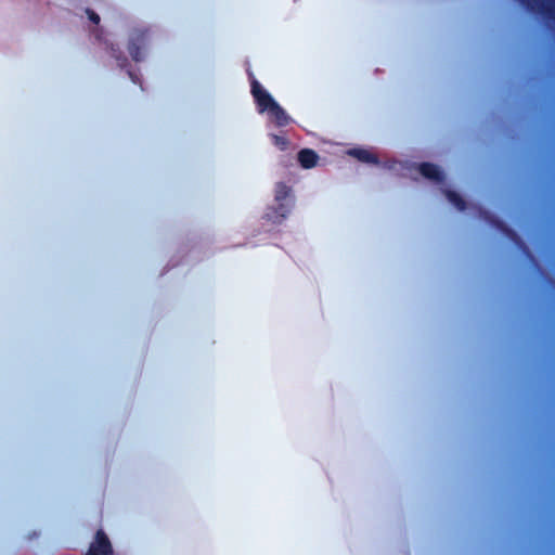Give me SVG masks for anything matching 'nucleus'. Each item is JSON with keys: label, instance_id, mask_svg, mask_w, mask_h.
Instances as JSON below:
<instances>
[{"label": "nucleus", "instance_id": "nucleus-2", "mask_svg": "<svg viewBox=\"0 0 555 555\" xmlns=\"http://www.w3.org/2000/svg\"><path fill=\"white\" fill-rule=\"evenodd\" d=\"M275 212L278 218H285L293 207L292 190L284 183H279L274 190Z\"/></svg>", "mask_w": 555, "mask_h": 555}, {"label": "nucleus", "instance_id": "nucleus-8", "mask_svg": "<svg viewBox=\"0 0 555 555\" xmlns=\"http://www.w3.org/2000/svg\"><path fill=\"white\" fill-rule=\"evenodd\" d=\"M448 197L455 206L461 208L462 199L459 195H456L455 193H449Z\"/></svg>", "mask_w": 555, "mask_h": 555}, {"label": "nucleus", "instance_id": "nucleus-5", "mask_svg": "<svg viewBox=\"0 0 555 555\" xmlns=\"http://www.w3.org/2000/svg\"><path fill=\"white\" fill-rule=\"evenodd\" d=\"M421 172L426 178L437 180V181L440 180L441 176H442V172L440 171V169L437 166L431 165V164L422 165Z\"/></svg>", "mask_w": 555, "mask_h": 555}, {"label": "nucleus", "instance_id": "nucleus-3", "mask_svg": "<svg viewBox=\"0 0 555 555\" xmlns=\"http://www.w3.org/2000/svg\"><path fill=\"white\" fill-rule=\"evenodd\" d=\"M111 553L112 547L107 537L102 531H99L87 555H111Z\"/></svg>", "mask_w": 555, "mask_h": 555}, {"label": "nucleus", "instance_id": "nucleus-7", "mask_svg": "<svg viewBox=\"0 0 555 555\" xmlns=\"http://www.w3.org/2000/svg\"><path fill=\"white\" fill-rule=\"evenodd\" d=\"M272 139H273L274 145L280 147L281 150H284L286 147L287 142L284 138L279 137V135H273Z\"/></svg>", "mask_w": 555, "mask_h": 555}, {"label": "nucleus", "instance_id": "nucleus-1", "mask_svg": "<svg viewBox=\"0 0 555 555\" xmlns=\"http://www.w3.org/2000/svg\"><path fill=\"white\" fill-rule=\"evenodd\" d=\"M251 93L257 102L260 113H267L268 117L279 126L288 124L289 117L275 102L271 94L256 80L251 82Z\"/></svg>", "mask_w": 555, "mask_h": 555}, {"label": "nucleus", "instance_id": "nucleus-4", "mask_svg": "<svg viewBox=\"0 0 555 555\" xmlns=\"http://www.w3.org/2000/svg\"><path fill=\"white\" fill-rule=\"evenodd\" d=\"M318 159V155L312 150H302L298 154V160L300 165L306 169H310L317 166Z\"/></svg>", "mask_w": 555, "mask_h": 555}, {"label": "nucleus", "instance_id": "nucleus-6", "mask_svg": "<svg viewBox=\"0 0 555 555\" xmlns=\"http://www.w3.org/2000/svg\"><path fill=\"white\" fill-rule=\"evenodd\" d=\"M350 154L358 157L359 159H361L363 162H374V156L369 151L354 150V151H351Z\"/></svg>", "mask_w": 555, "mask_h": 555}, {"label": "nucleus", "instance_id": "nucleus-9", "mask_svg": "<svg viewBox=\"0 0 555 555\" xmlns=\"http://www.w3.org/2000/svg\"><path fill=\"white\" fill-rule=\"evenodd\" d=\"M88 15L90 21H92L94 24H98L100 22V16L96 13L88 11Z\"/></svg>", "mask_w": 555, "mask_h": 555}]
</instances>
